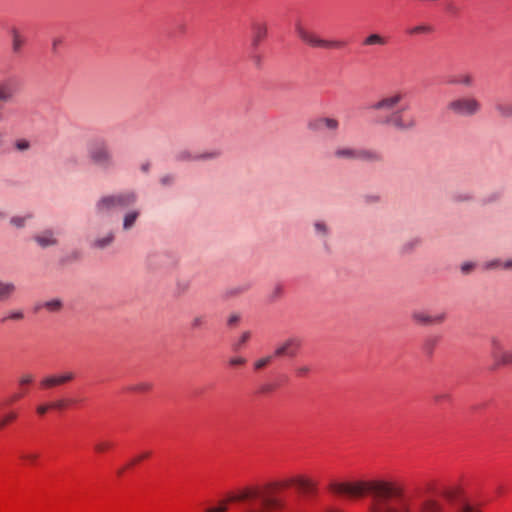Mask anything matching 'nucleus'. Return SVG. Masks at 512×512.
<instances>
[{"mask_svg": "<svg viewBox=\"0 0 512 512\" xmlns=\"http://www.w3.org/2000/svg\"><path fill=\"white\" fill-rule=\"evenodd\" d=\"M74 378L75 374L71 371L65 372L61 375H50L42 379L41 386L43 388H52L70 382Z\"/></svg>", "mask_w": 512, "mask_h": 512, "instance_id": "15", "label": "nucleus"}, {"mask_svg": "<svg viewBox=\"0 0 512 512\" xmlns=\"http://www.w3.org/2000/svg\"><path fill=\"white\" fill-rule=\"evenodd\" d=\"M24 319V312L20 309L12 310L8 313V315L3 319V321L6 320H12V321H21Z\"/></svg>", "mask_w": 512, "mask_h": 512, "instance_id": "37", "label": "nucleus"}, {"mask_svg": "<svg viewBox=\"0 0 512 512\" xmlns=\"http://www.w3.org/2000/svg\"><path fill=\"white\" fill-rule=\"evenodd\" d=\"M311 366L309 364H299L295 366L294 372L296 377L303 378L307 377L311 372Z\"/></svg>", "mask_w": 512, "mask_h": 512, "instance_id": "34", "label": "nucleus"}, {"mask_svg": "<svg viewBox=\"0 0 512 512\" xmlns=\"http://www.w3.org/2000/svg\"><path fill=\"white\" fill-rule=\"evenodd\" d=\"M89 162L102 171L115 167V158L108 142L103 138H95L88 142L86 148Z\"/></svg>", "mask_w": 512, "mask_h": 512, "instance_id": "5", "label": "nucleus"}, {"mask_svg": "<svg viewBox=\"0 0 512 512\" xmlns=\"http://www.w3.org/2000/svg\"><path fill=\"white\" fill-rule=\"evenodd\" d=\"M445 498L453 505H458V512H481L480 505L474 506L463 497V489L454 485L448 487L444 492Z\"/></svg>", "mask_w": 512, "mask_h": 512, "instance_id": "10", "label": "nucleus"}, {"mask_svg": "<svg viewBox=\"0 0 512 512\" xmlns=\"http://www.w3.org/2000/svg\"><path fill=\"white\" fill-rule=\"evenodd\" d=\"M295 32L298 38L311 48L343 49L347 42L340 39H323L315 32L309 30L301 21L295 23Z\"/></svg>", "mask_w": 512, "mask_h": 512, "instance_id": "8", "label": "nucleus"}, {"mask_svg": "<svg viewBox=\"0 0 512 512\" xmlns=\"http://www.w3.org/2000/svg\"><path fill=\"white\" fill-rule=\"evenodd\" d=\"M406 94L403 91H393L372 104L371 109L389 113L382 124L387 125L398 132H409L414 130L418 123L416 117L407 114L408 106L400 107Z\"/></svg>", "mask_w": 512, "mask_h": 512, "instance_id": "3", "label": "nucleus"}, {"mask_svg": "<svg viewBox=\"0 0 512 512\" xmlns=\"http://www.w3.org/2000/svg\"><path fill=\"white\" fill-rule=\"evenodd\" d=\"M16 95V91L12 86L11 80L6 79L0 81V102L8 103Z\"/></svg>", "mask_w": 512, "mask_h": 512, "instance_id": "20", "label": "nucleus"}, {"mask_svg": "<svg viewBox=\"0 0 512 512\" xmlns=\"http://www.w3.org/2000/svg\"><path fill=\"white\" fill-rule=\"evenodd\" d=\"M267 35V26L261 22L252 24V46L257 47Z\"/></svg>", "mask_w": 512, "mask_h": 512, "instance_id": "21", "label": "nucleus"}, {"mask_svg": "<svg viewBox=\"0 0 512 512\" xmlns=\"http://www.w3.org/2000/svg\"><path fill=\"white\" fill-rule=\"evenodd\" d=\"M65 406H66V403L64 400H57L50 404V408H53V409H63V408H65Z\"/></svg>", "mask_w": 512, "mask_h": 512, "instance_id": "51", "label": "nucleus"}, {"mask_svg": "<svg viewBox=\"0 0 512 512\" xmlns=\"http://www.w3.org/2000/svg\"><path fill=\"white\" fill-rule=\"evenodd\" d=\"M289 486H295L299 492L305 494V495H311L316 492V483L311 480L310 478H307L303 475H296L292 476L290 478H287L279 483L274 484H268L265 486H262L263 488H266L267 492L274 496V494L271 492L272 488L280 487V488H286ZM275 497H277L275 495Z\"/></svg>", "mask_w": 512, "mask_h": 512, "instance_id": "9", "label": "nucleus"}, {"mask_svg": "<svg viewBox=\"0 0 512 512\" xmlns=\"http://www.w3.org/2000/svg\"><path fill=\"white\" fill-rule=\"evenodd\" d=\"M411 319L416 324L422 326L441 325L446 321L447 313L442 311L432 315L423 310H414L411 313Z\"/></svg>", "mask_w": 512, "mask_h": 512, "instance_id": "12", "label": "nucleus"}, {"mask_svg": "<svg viewBox=\"0 0 512 512\" xmlns=\"http://www.w3.org/2000/svg\"><path fill=\"white\" fill-rule=\"evenodd\" d=\"M220 156H221V151L217 150V149L211 150V151H206V152H203L200 154H196L197 161L215 160V159L219 158Z\"/></svg>", "mask_w": 512, "mask_h": 512, "instance_id": "29", "label": "nucleus"}, {"mask_svg": "<svg viewBox=\"0 0 512 512\" xmlns=\"http://www.w3.org/2000/svg\"><path fill=\"white\" fill-rule=\"evenodd\" d=\"M140 216V209L132 208L127 210L122 217V230L124 232H129L130 230H132L136 226Z\"/></svg>", "mask_w": 512, "mask_h": 512, "instance_id": "16", "label": "nucleus"}, {"mask_svg": "<svg viewBox=\"0 0 512 512\" xmlns=\"http://www.w3.org/2000/svg\"><path fill=\"white\" fill-rule=\"evenodd\" d=\"M239 321H240V315H239V314H237V313H234V314H231V315L228 317L227 324H228L229 326H234V325H236Z\"/></svg>", "mask_w": 512, "mask_h": 512, "instance_id": "48", "label": "nucleus"}, {"mask_svg": "<svg viewBox=\"0 0 512 512\" xmlns=\"http://www.w3.org/2000/svg\"><path fill=\"white\" fill-rule=\"evenodd\" d=\"M206 316L203 314L195 315L190 323V326L193 330L200 329L205 326L206 324Z\"/></svg>", "mask_w": 512, "mask_h": 512, "instance_id": "33", "label": "nucleus"}, {"mask_svg": "<svg viewBox=\"0 0 512 512\" xmlns=\"http://www.w3.org/2000/svg\"><path fill=\"white\" fill-rule=\"evenodd\" d=\"M115 240V233L113 230L107 231L103 235L97 236L93 242L92 246L97 249H105L113 244Z\"/></svg>", "mask_w": 512, "mask_h": 512, "instance_id": "22", "label": "nucleus"}, {"mask_svg": "<svg viewBox=\"0 0 512 512\" xmlns=\"http://www.w3.org/2000/svg\"><path fill=\"white\" fill-rule=\"evenodd\" d=\"M496 492H497L498 494H502V492H503L502 487H498V488H497V490H496Z\"/></svg>", "mask_w": 512, "mask_h": 512, "instance_id": "58", "label": "nucleus"}, {"mask_svg": "<svg viewBox=\"0 0 512 512\" xmlns=\"http://www.w3.org/2000/svg\"><path fill=\"white\" fill-rule=\"evenodd\" d=\"M433 399L435 403L442 404L451 400V395L447 392H437L434 394Z\"/></svg>", "mask_w": 512, "mask_h": 512, "instance_id": "40", "label": "nucleus"}, {"mask_svg": "<svg viewBox=\"0 0 512 512\" xmlns=\"http://www.w3.org/2000/svg\"><path fill=\"white\" fill-rule=\"evenodd\" d=\"M275 293H277V294H279V293H280V288H279V287H278V288H276Z\"/></svg>", "mask_w": 512, "mask_h": 512, "instance_id": "60", "label": "nucleus"}, {"mask_svg": "<svg viewBox=\"0 0 512 512\" xmlns=\"http://www.w3.org/2000/svg\"><path fill=\"white\" fill-rule=\"evenodd\" d=\"M490 352L495 367L512 365V349L505 350L499 337L490 339Z\"/></svg>", "mask_w": 512, "mask_h": 512, "instance_id": "11", "label": "nucleus"}, {"mask_svg": "<svg viewBox=\"0 0 512 512\" xmlns=\"http://www.w3.org/2000/svg\"><path fill=\"white\" fill-rule=\"evenodd\" d=\"M496 111L502 117H506V118L512 117V101L509 103H498L496 105Z\"/></svg>", "mask_w": 512, "mask_h": 512, "instance_id": "31", "label": "nucleus"}, {"mask_svg": "<svg viewBox=\"0 0 512 512\" xmlns=\"http://www.w3.org/2000/svg\"><path fill=\"white\" fill-rule=\"evenodd\" d=\"M451 199L455 203H470V202L474 201L475 194L469 190L455 191L451 195Z\"/></svg>", "mask_w": 512, "mask_h": 512, "instance_id": "24", "label": "nucleus"}, {"mask_svg": "<svg viewBox=\"0 0 512 512\" xmlns=\"http://www.w3.org/2000/svg\"><path fill=\"white\" fill-rule=\"evenodd\" d=\"M251 337L250 331H245L240 336L239 340L233 344V349L235 351L239 350Z\"/></svg>", "mask_w": 512, "mask_h": 512, "instance_id": "39", "label": "nucleus"}, {"mask_svg": "<svg viewBox=\"0 0 512 512\" xmlns=\"http://www.w3.org/2000/svg\"><path fill=\"white\" fill-rule=\"evenodd\" d=\"M475 268V263L473 262H464L461 264V272L463 274H469Z\"/></svg>", "mask_w": 512, "mask_h": 512, "instance_id": "46", "label": "nucleus"}, {"mask_svg": "<svg viewBox=\"0 0 512 512\" xmlns=\"http://www.w3.org/2000/svg\"><path fill=\"white\" fill-rule=\"evenodd\" d=\"M176 159L179 161H197L196 154H192L188 150L178 152Z\"/></svg>", "mask_w": 512, "mask_h": 512, "instance_id": "36", "label": "nucleus"}, {"mask_svg": "<svg viewBox=\"0 0 512 512\" xmlns=\"http://www.w3.org/2000/svg\"><path fill=\"white\" fill-rule=\"evenodd\" d=\"M149 456H150V452H144V453L140 454L139 456H137L136 458H134V459L130 462V464H129V465H134V464H136L137 462H139V461H141V460H143V459H145V458H147V457H149Z\"/></svg>", "mask_w": 512, "mask_h": 512, "instance_id": "52", "label": "nucleus"}, {"mask_svg": "<svg viewBox=\"0 0 512 512\" xmlns=\"http://www.w3.org/2000/svg\"><path fill=\"white\" fill-rule=\"evenodd\" d=\"M138 200L133 191H124L102 195L94 205V212L98 217H110L118 209L132 207Z\"/></svg>", "mask_w": 512, "mask_h": 512, "instance_id": "4", "label": "nucleus"}, {"mask_svg": "<svg viewBox=\"0 0 512 512\" xmlns=\"http://www.w3.org/2000/svg\"><path fill=\"white\" fill-rule=\"evenodd\" d=\"M141 169H142V171H144V172L148 171V169H149V164H148V163H147V164H143V165L141 166Z\"/></svg>", "mask_w": 512, "mask_h": 512, "instance_id": "57", "label": "nucleus"}, {"mask_svg": "<svg viewBox=\"0 0 512 512\" xmlns=\"http://www.w3.org/2000/svg\"><path fill=\"white\" fill-rule=\"evenodd\" d=\"M5 145V134L0 131V149Z\"/></svg>", "mask_w": 512, "mask_h": 512, "instance_id": "55", "label": "nucleus"}, {"mask_svg": "<svg viewBox=\"0 0 512 512\" xmlns=\"http://www.w3.org/2000/svg\"><path fill=\"white\" fill-rule=\"evenodd\" d=\"M446 108L455 117L472 118L482 111V103L476 96L466 94L450 100Z\"/></svg>", "mask_w": 512, "mask_h": 512, "instance_id": "7", "label": "nucleus"}, {"mask_svg": "<svg viewBox=\"0 0 512 512\" xmlns=\"http://www.w3.org/2000/svg\"><path fill=\"white\" fill-rule=\"evenodd\" d=\"M33 381V376L31 374H24L21 376L19 383L20 385H26Z\"/></svg>", "mask_w": 512, "mask_h": 512, "instance_id": "49", "label": "nucleus"}, {"mask_svg": "<svg viewBox=\"0 0 512 512\" xmlns=\"http://www.w3.org/2000/svg\"><path fill=\"white\" fill-rule=\"evenodd\" d=\"M302 346V341L298 337H289L281 342L274 350L275 358L295 357Z\"/></svg>", "mask_w": 512, "mask_h": 512, "instance_id": "13", "label": "nucleus"}, {"mask_svg": "<svg viewBox=\"0 0 512 512\" xmlns=\"http://www.w3.org/2000/svg\"><path fill=\"white\" fill-rule=\"evenodd\" d=\"M329 489L336 494L350 497H373L367 512H444L434 499L416 494H405L403 488L391 481L371 480L346 483H331ZM325 512H341L328 509Z\"/></svg>", "mask_w": 512, "mask_h": 512, "instance_id": "1", "label": "nucleus"}, {"mask_svg": "<svg viewBox=\"0 0 512 512\" xmlns=\"http://www.w3.org/2000/svg\"><path fill=\"white\" fill-rule=\"evenodd\" d=\"M111 447V443L108 441H100L95 444V450L97 452H104Z\"/></svg>", "mask_w": 512, "mask_h": 512, "instance_id": "45", "label": "nucleus"}, {"mask_svg": "<svg viewBox=\"0 0 512 512\" xmlns=\"http://www.w3.org/2000/svg\"><path fill=\"white\" fill-rule=\"evenodd\" d=\"M16 292V285L13 282L0 279V302L9 300Z\"/></svg>", "mask_w": 512, "mask_h": 512, "instance_id": "23", "label": "nucleus"}, {"mask_svg": "<svg viewBox=\"0 0 512 512\" xmlns=\"http://www.w3.org/2000/svg\"><path fill=\"white\" fill-rule=\"evenodd\" d=\"M502 268L505 270H512V259L504 261L502 264Z\"/></svg>", "mask_w": 512, "mask_h": 512, "instance_id": "54", "label": "nucleus"}, {"mask_svg": "<svg viewBox=\"0 0 512 512\" xmlns=\"http://www.w3.org/2000/svg\"><path fill=\"white\" fill-rule=\"evenodd\" d=\"M50 409V405H40L37 407V413L40 415H44Z\"/></svg>", "mask_w": 512, "mask_h": 512, "instance_id": "53", "label": "nucleus"}, {"mask_svg": "<svg viewBox=\"0 0 512 512\" xmlns=\"http://www.w3.org/2000/svg\"><path fill=\"white\" fill-rule=\"evenodd\" d=\"M5 217H6L5 213L0 211V219H4Z\"/></svg>", "mask_w": 512, "mask_h": 512, "instance_id": "59", "label": "nucleus"}, {"mask_svg": "<svg viewBox=\"0 0 512 512\" xmlns=\"http://www.w3.org/2000/svg\"><path fill=\"white\" fill-rule=\"evenodd\" d=\"M386 43H387L386 38L377 33L370 34L363 40V45H365V46H372V45L383 46V45H386Z\"/></svg>", "mask_w": 512, "mask_h": 512, "instance_id": "27", "label": "nucleus"}, {"mask_svg": "<svg viewBox=\"0 0 512 512\" xmlns=\"http://www.w3.org/2000/svg\"><path fill=\"white\" fill-rule=\"evenodd\" d=\"M151 388H152V385L150 383L140 382V383L129 386L127 389L129 391H133V392L144 393V392L150 391Z\"/></svg>", "mask_w": 512, "mask_h": 512, "instance_id": "35", "label": "nucleus"}, {"mask_svg": "<svg viewBox=\"0 0 512 512\" xmlns=\"http://www.w3.org/2000/svg\"><path fill=\"white\" fill-rule=\"evenodd\" d=\"M61 39H54L53 40V48L56 49L58 45L61 44Z\"/></svg>", "mask_w": 512, "mask_h": 512, "instance_id": "56", "label": "nucleus"}, {"mask_svg": "<svg viewBox=\"0 0 512 512\" xmlns=\"http://www.w3.org/2000/svg\"><path fill=\"white\" fill-rule=\"evenodd\" d=\"M173 181H174V177L172 175H165V176L161 177V179H160L161 184L164 186L172 184Z\"/></svg>", "mask_w": 512, "mask_h": 512, "instance_id": "50", "label": "nucleus"}, {"mask_svg": "<svg viewBox=\"0 0 512 512\" xmlns=\"http://www.w3.org/2000/svg\"><path fill=\"white\" fill-rule=\"evenodd\" d=\"M20 458L29 464H35L39 458V454L37 452H22Z\"/></svg>", "mask_w": 512, "mask_h": 512, "instance_id": "38", "label": "nucleus"}, {"mask_svg": "<svg viewBox=\"0 0 512 512\" xmlns=\"http://www.w3.org/2000/svg\"><path fill=\"white\" fill-rule=\"evenodd\" d=\"M451 84L460 85L463 87H473L475 84V77L470 72H464L457 76V78L450 82Z\"/></svg>", "mask_w": 512, "mask_h": 512, "instance_id": "25", "label": "nucleus"}, {"mask_svg": "<svg viewBox=\"0 0 512 512\" xmlns=\"http://www.w3.org/2000/svg\"><path fill=\"white\" fill-rule=\"evenodd\" d=\"M11 35V51L14 55H20L26 44L25 36L16 27L10 29Z\"/></svg>", "mask_w": 512, "mask_h": 512, "instance_id": "17", "label": "nucleus"}, {"mask_svg": "<svg viewBox=\"0 0 512 512\" xmlns=\"http://www.w3.org/2000/svg\"><path fill=\"white\" fill-rule=\"evenodd\" d=\"M340 123L336 118L332 117H319L311 120L308 123V129L314 132L327 129L331 132H336L339 129Z\"/></svg>", "mask_w": 512, "mask_h": 512, "instance_id": "14", "label": "nucleus"}, {"mask_svg": "<svg viewBox=\"0 0 512 512\" xmlns=\"http://www.w3.org/2000/svg\"><path fill=\"white\" fill-rule=\"evenodd\" d=\"M275 358V356L272 354H269V355H266L262 358H259L257 359L254 363H253V367L256 371H259V370H262L264 369L266 366H268L272 361L273 359Z\"/></svg>", "mask_w": 512, "mask_h": 512, "instance_id": "30", "label": "nucleus"}, {"mask_svg": "<svg viewBox=\"0 0 512 512\" xmlns=\"http://www.w3.org/2000/svg\"><path fill=\"white\" fill-rule=\"evenodd\" d=\"M228 502L243 503L241 512H274L285 508V502L269 494L266 488L247 485L230 494L218 507L209 508L205 512H227Z\"/></svg>", "mask_w": 512, "mask_h": 512, "instance_id": "2", "label": "nucleus"}, {"mask_svg": "<svg viewBox=\"0 0 512 512\" xmlns=\"http://www.w3.org/2000/svg\"><path fill=\"white\" fill-rule=\"evenodd\" d=\"M13 147L18 152H27L31 149L32 144L26 138H18L14 141Z\"/></svg>", "mask_w": 512, "mask_h": 512, "instance_id": "28", "label": "nucleus"}, {"mask_svg": "<svg viewBox=\"0 0 512 512\" xmlns=\"http://www.w3.org/2000/svg\"><path fill=\"white\" fill-rule=\"evenodd\" d=\"M504 261H501L499 259L491 260L485 263L484 267L487 270H492L496 268H502V264Z\"/></svg>", "mask_w": 512, "mask_h": 512, "instance_id": "44", "label": "nucleus"}, {"mask_svg": "<svg viewBox=\"0 0 512 512\" xmlns=\"http://www.w3.org/2000/svg\"><path fill=\"white\" fill-rule=\"evenodd\" d=\"M333 158L344 162L365 163H377L382 160V156L374 150L349 145L337 146L333 151Z\"/></svg>", "mask_w": 512, "mask_h": 512, "instance_id": "6", "label": "nucleus"}, {"mask_svg": "<svg viewBox=\"0 0 512 512\" xmlns=\"http://www.w3.org/2000/svg\"><path fill=\"white\" fill-rule=\"evenodd\" d=\"M433 32V27L427 24L417 25L409 30V34H430Z\"/></svg>", "mask_w": 512, "mask_h": 512, "instance_id": "32", "label": "nucleus"}, {"mask_svg": "<svg viewBox=\"0 0 512 512\" xmlns=\"http://www.w3.org/2000/svg\"><path fill=\"white\" fill-rule=\"evenodd\" d=\"M36 243L42 248L54 246L58 243L55 233L52 230H45L34 236Z\"/></svg>", "mask_w": 512, "mask_h": 512, "instance_id": "19", "label": "nucleus"}, {"mask_svg": "<svg viewBox=\"0 0 512 512\" xmlns=\"http://www.w3.org/2000/svg\"><path fill=\"white\" fill-rule=\"evenodd\" d=\"M63 301L60 298H53L45 302L36 303L33 310L39 312L41 309H45L50 313H58L63 309Z\"/></svg>", "mask_w": 512, "mask_h": 512, "instance_id": "18", "label": "nucleus"}, {"mask_svg": "<svg viewBox=\"0 0 512 512\" xmlns=\"http://www.w3.org/2000/svg\"><path fill=\"white\" fill-rule=\"evenodd\" d=\"M246 363V359L243 357H233L229 360V364L232 366H241Z\"/></svg>", "mask_w": 512, "mask_h": 512, "instance_id": "47", "label": "nucleus"}, {"mask_svg": "<svg viewBox=\"0 0 512 512\" xmlns=\"http://www.w3.org/2000/svg\"><path fill=\"white\" fill-rule=\"evenodd\" d=\"M420 241L418 239H412L402 246L403 252H410L412 251L416 246H418Z\"/></svg>", "mask_w": 512, "mask_h": 512, "instance_id": "43", "label": "nucleus"}, {"mask_svg": "<svg viewBox=\"0 0 512 512\" xmlns=\"http://www.w3.org/2000/svg\"><path fill=\"white\" fill-rule=\"evenodd\" d=\"M17 418L16 412H9L0 419V430L3 429L8 423L14 421Z\"/></svg>", "mask_w": 512, "mask_h": 512, "instance_id": "41", "label": "nucleus"}, {"mask_svg": "<svg viewBox=\"0 0 512 512\" xmlns=\"http://www.w3.org/2000/svg\"><path fill=\"white\" fill-rule=\"evenodd\" d=\"M313 229L317 237L325 239L329 236L330 228L328 224L323 220H316L313 223Z\"/></svg>", "mask_w": 512, "mask_h": 512, "instance_id": "26", "label": "nucleus"}, {"mask_svg": "<svg viewBox=\"0 0 512 512\" xmlns=\"http://www.w3.org/2000/svg\"><path fill=\"white\" fill-rule=\"evenodd\" d=\"M27 218H29V216H15L11 218L10 223L17 228H22L25 226Z\"/></svg>", "mask_w": 512, "mask_h": 512, "instance_id": "42", "label": "nucleus"}]
</instances>
